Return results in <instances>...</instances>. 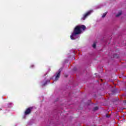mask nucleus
Segmentation results:
<instances>
[{
  "label": "nucleus",
  "mask_w": 126,
  "mask_h": 126,
  "mask_svg": "<svg viewBox=\"0 0 126 126\" xmlns=\"http://www.w3.org/2000/svg\"><path fill=\"white\" fill-rule=\"evenodd\" d=\"M86 29V27H85L84 25H78L75 27L73 32L72 34L70 35V38L71 40H75L74 37H75L76 35H79V34H81L83 31H84Z\"/></svg>",
  "instance_id": "obj_1"
},
{
  "label": "nucleus",
  "mask_w": 126,
  "mask_h": 126,
  "mask_svg": "<svg viewBox=\"0 0 126 126\" xmlns=\"http://www.w3.org/2000/svg\"><path fill=\"white\" fill-rule=\"evenodd\" d=\"M92 11H89L88 12H87V13H86L84 15H83V17H82L81 18V19L82 20H85V19H86V18H87L88 16H89V15H90V14H91Z\"/></svg>",
  "instance_id": "obj_2"
},
{
  "label": "nucleus",
  "mask_w": 126,
  "mask_h": 126,
  "mask_svg": "<svg viewBox=\"0 0 126 126\" xmlns=\"http://www.w3.org/2000/svg\"><path fill=\"white\" fill-rule=\"evenodd\" d=\"M32 109H33V107H30L27 108L25 112V115L26 116L27 115H29V114H31V111H32Z\"/></svg>",
  "instance_id": "obj_3"
},
{
  "label": "nucleus",
  "mask_w": 126,
  "mask_h": 126,
  "mask_svg": "<svg viewBox=\"0 0 126 126\" xmlns=\"http://www.w3.org/2000/svg\"><path fill=\"white\" fill-rule=\"evenodd\" d=\"M62 68H60L58 70V72L57 73V75L55 78V80H58V79H59V78H60V76L61 75V72H62Z\"/></svg>",
  "instance_id": "obj_4"
},
{
  "label": "nucleus",
  "mask_w": 126,
  "mask_h": 126,
  "mask_svg": "<svg viewBox=\"0 0 126 126\" xmlns=\"http://www.w3.org/2000/svg\"><path fill=\"white\" fill-rule=\"evenodd\" d=\"M122 11H120L119 13H118V14H117L116 16V17H119L120 15H122Z\"/></svg>",
  "instance_id": "obj_5"
},
{
  "label": "nucleus",
  "mask_w": 126,
  "mask_h": 126,
  "mask_svg": "<svg viewBox=\"0 0 126 126\" xmlns=\"http://www.w3.org/2000/svg\"><path fill=\"white\" fill-rule=\"evenodd\" d=\"M48 82L50 83V81L48 80V81H46L43 85L42 86H45V85H47Z\"/></svg>",
  "instance_id": "obj_6"
},
{
  "label": "nucleus",
  "mask_w": 126,
  "mask_h": 126,
  "mask_svg": "<svg viewBox=\"0 0 126 126\" xmlns=\"http://www.w3.org/2000/svg\"><path fill=\"white\" fill-rule=\"evenodd\" d=\"M107 14H108V12H106L105 13H103V14L102 16V18H104V17H105Z\"/></svg>",
  "instance_id": "obj_7"
},
{
  "label": "nucleus",
  "mask_w": 126,
  "mask_h": 126,
  "mask_svg": "<svg viewBox=\"0 0 126 126\" xmlns=\"http://www.w3.org/2000/svg\"><path fill=\"white\" fill-rule=\"evenodd\" d=\"M98 109H99L98 106H96V107L94 108V111H97V110H98Z\"/></svg>",
  "instance_id": "obj_8"
},
{
  "label": "nucleus",
  "mask_w": 126,
  "mask_h": 126,
  "mask_svg": "<svg viewBox=\"0 0 126 126\" xmlns=\"http://www.w3.org/2000/svg\"><path fill=\"white\" fill-rule=\"evenodd\" d=\"M93 47L94 49H95L96 48V43L94 42L93 45Z\"/></svg>",
  "instance_id": "obj_9"
},
{
  "label": "nucleus",
  "mask_w": 126,
  "mask_h": 126,
  "mask_svg": "<svg viewBox=\"0 0 126 126\" xmlns=\"http://www.w3.org/2000/svg\"><path fill=\"white\" fill-rule=\"evenodd\" d=\"M110 116L108 115V114H106V118H110Z\"/></svg>",
  "instance_id": "obj_10"
},
{
  "label": "nucleus",
  "mask_w": 126,
  "mask_h": 126,
  "mask_svg": "<svg viewBox=\"0 0 126 126\" xmlns=\"http://www.w3.org/2000/svg\"><path fill=\"white\" fill-rule=\"evenodd\" d=\"M126 100H124V103H126Z\"/></svg>",
  "instance_id": "obj_11"
},
{
  "label": "nucleus",
  "mask_w": 126,
  "mask_h": 126,
  "mask_svg": "<svg viewBox=\"0 0 126 126\" xmlns=\"http://www.w3.org/2000/svg\"><path fill=\"white\" fill-rule=\"evenodd\" d=\"M32 67H34V65H32Z\"/></svg>",
  "instance_id": "obj_12"
},
{
  "label": "nucleus",
  "mask_w": 126,
  "mask_h": 126,
  "mask_svg": "<svg viewBox=\"0 0 126 126\" xmlns=\"http://www.w3.org/2000/svg\"><path fill=\"white\" fill-rule=\"evenodd\" d=\"M101 80V81H103V80Z\"/></svg>",
  "instance_id": "obj_13"
},
{
  "label": "nucleus",
  "mask_w": 126,
  "mask_h": 126,
  "mask_svg": "<svg viewBox=\"0 0 126 126\" xmlns=\"http://www.w3.org/2000/svg\"><path fill=\"white\" fill-rule=\"evenodd\" d=\"M0 110H1V109H0Z\"/></svg>",
  "instance_id": "obj_14"
}]
</instances>
